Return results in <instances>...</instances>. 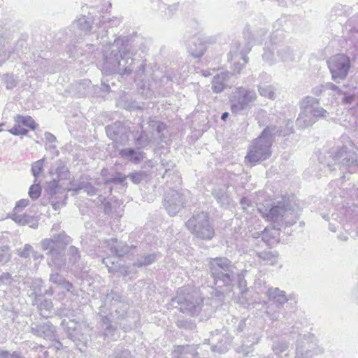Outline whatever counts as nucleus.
I'll list each match as a JSON object with an SVG mask.
<instances>
[{
  "label": "nucleus",
  "mask_w": 358,
  "mask_h": 358,
  "mask_svg": "<svg viewBox=\"0 0 358 358\" xmlns=\"http://www.w3.org/2000/svg\"><path fill=\"white\" fill-rule=\"evenodd\" d=\"M115 331V329L112 326H108L105 330L104 336L106 337L110 338L111 339H114V332Z\"/></svg>",
  "instance_id": "58"
},
{
  "label": "nucleus",
  "mask_w": 358,
  "mask_h": 358,
  "mask_svg": "<svg viewBox=\"0 0 358 358\" xmlns=\"http://www.w3.org/2000/svg\"><path fill=\"white\" fill-rule=\"evenodd\" d=\"M152 141V138L149 136L148 134L145 131H142L135 141L136 145L140 148L146 147Z\"/></svg>",
  "instance_id": "33"
},
{
  "label": "nucleus",
  "mask_w": 358,
  "mask_h": 358,
  "mask_svg": "<svg viewBox=\"0 0 358 358\" xmlns=\"http://www.w3.org/2000/svg\"><path fill=\"white\" fill-rule=\"evenodd\" d=\"M324 90H331L333 91H336L337 94H340L342 93V90H341L338 86L335 85L332 83H327L324 85Z\"/></svg>",
  "instance_id": "57"
},
{
  "label": "nucleus",
  "mask_w": 358,
  "mask_h": 358,
  "mask_svg": "<svg viewBox=\"0 0 358 358\" xmlns=\"http://www.w3.org/2000/svg\"><path fill=\"white\" fill-rule=\"evenodd\" d=\"M258 210L262 216L273 223V227L280 230L281 227L293 225L299 217L300 209L294 196H285L270 206L259 204Z\"/></svg>",
  "instance_id": "1"
},
{
  "label": "nucleus",
  "mask_w": 358,
  "mask_h": 358,
  "mask_svg": "<svg viewBox=\"0 0 358 358\" xmlns=\"http://www.w3.org/2000/svg\"><path fill=\"white\" fill-rule=\"evenodd\" d=\"M268 301L266 306V313L273 320L279 317L280 310L289 298L286 292L278 287H271L266 292Z\"/></svg>",
  "instance_id": "10"
},
{
  "label": "nucleus",
  "mask_w": 358,
  "mask_h": 358,
  "mask_svg": "<svg viewBox=\"0 0 358 358\" xmlns=\"http://www.w3.org/2000/svg\"><path fill=\"white\" fill-rule=\"evenodd\" d=\"M119 155L129 162L138 164L144 159L145 153L134 148H124L119 151Z\"/></svg>",
  "instance_id": "18"
},
{
  "label": "nucleus",
  "mask_w": 358,
  "mask_h": 358,
  "mask_svg": "<svg viewBox=\"0 0 358 358\" xmlns=\"http://www.w3.org/2000/svg\"><path fill=\"white\" fill-rule=\"evenodd\" d=\"M0 358H20L17 352L9 353L8 352H2L0 353Z\"/></svg>",
  "instance_id": "59"
},
{
  "label": "nucleus",
  "mask_w": 358,
  "mask_h": 358,
  "mask_svg": "<svg viewBox=\"0 0 358 358\" xmlns=\"http://www.w3.org/2000/svg\"><path fill=\"white\" fill-rule=\"evenodd\" d=\"M68 255L69 257V263L73 265L78 263L80 259V255L78 249L75 246H71L68 250Z\"/></svg>",
  "instance_id": "37"
},
{
  "label": "nucleus",
  "mask_w": 358,
  "mask_h": 358,
  "mask_svg": "<svg viewBox=\"0 0 358 358\" xmlns=\"http://www.w3.org/2000/svg\"><path fill=\"white\" fill-rule=\"evenodd\" d=\"M33 251V248L29 244H26L22 251L20 252V257L27 258L30 256Z\"/></svg>",
  "instance_id": "55"
},
{
  "label": "nucleus",
  "mask_w": 358,
  "mask_h": 358,
  "mask_svg": "<svg viewBox=\"0 0 358 358\" xmlns=\"http://www.w3.org/2000/svg\"><path fill=\"white\" fill-rule=\"evenodd\" d=\"M287 130L281 131L275 126L267 127L256 138L248 149L245 161L252 165L255 163L268 159L271 155L272 136L275 135L286 136L293 133L292 122H287Z\"/></svg>",
  "instance_id": "3"
},
{
  "label": "nucleus",
  "mask_w": 358,
  "mask_h": 358,
  "mask_svg": "<svg viewBox=\"0 0 358 358\" xmlns=\"http://www.w3.org/2000/svg\"><path fill=\"white\" fill-rule=\"evenodd\" d=\"M15 123H20L25 127L30 128L32 130L36 129V122L30 116H23L17 115L15 117Z\"/></svg>",
  "instance_id": "29"
},
{
  "label": "nucleus",
  "mask_w": 358,
  "mask_h": 358,
  "mask_svg": "<svg viewBox=\"0 0 358 358\" xmlns=\"http://www.w3.org/2000/svg\"><path fill=\"white\" fill-rule=\"evenodd\" d=\"M84 189V191L90 196H93L97 194V189L95 188L91 183L87 182H80L76 188L73 189L72 190L77 193L78 190Z\"/></svg>",
  "instance_id": "32"
},
{
  "label": "nucleus",
  "mask_w": 358,
  "mask_h": 358,
  "mask_svg": "<svg viewBox=\"0 0 358 358\" xmlns=\"http://www.w3.org/2000/svg\"><path fill=\"white\" fill-rule=\"evenodd\" d=\"M258 91L261 96L271 99H275L274 89L271 85H263L258 87Z\"/></svg>",
  "instance_id": "34"
},
{
  "label": "nucleus",
  "mask_w": 358,
  "mask_h": 358,
  "mask_svg": "<svg viewBox=\"0 0 358 358\" xmlns=\"http://www.w3.org/2000/svg\"><path fill=\"white\" fill-rule=\"evenodd\" d=\"M250 48L245 50H241L240 44L234 43L228 55V60L231 64V69L234 72L240 73L245 65L248 62V57L246 55L250 52Z\"/></svg>",
  "instance_id": "12"
},
{
  "label": "nucleus",
  "mask_w": 358,
  "mask_h": 358,
  "mask_svg": "<svg viewBox=\"0 0 358 358\" xmlns=\"http://www.w3.org/2000/svg\"><path fill=\"white\" fill-rule=\"evenodd\" d=\"M299 336L296 344L295 358H314L324 352L314 334L308 333L301 336L299 334Z\"/></svg>",
  "instance_id": "9"
},
{
  "label": "nucleus",
  "mask_w": 358,
  "mask_h": 358,
  "mask_svg": "<svg viewBox=\"0 0 358 358\" xmlns=\"http://www.w3.org/2000/svg\"><path fill=\"white\" fill-rule=\"evenodd\" d=\"M13 282V278L11 275L8 273H3L0 276V286L5 285L8 286L10 285Z\"/></svg>",
  "instance_id": "50"
},
{
  "label": "nucleus",
  "mask_w": 358,
  "mask_h": 358,
  "mask_svg": "<svg viewBox=\"0 0 358 358\" xmlns=\"http://www.w3.org/2000/svg\"><path fill=\"white\" fill-rule=\"evenodd\" d=\"M357 150V148L355 146L353 142L348 138L345 145L337 148L332 152L331 157L334 162V165H340L341 169L342 168L345 169L347 168L351 169L354 166H358ZM327 166L330 171L336 169V168H332V165L330 164H328Z\"/></svg>",
  "instance_id": "6"
},
{
  "label": "nucleus",
  "mask_w": 358,
  "mask_h": 358,
  "mask_svg": "<svg viewBox=\"0 0 358 358\" xmlns=\"http://www.w3.org/2000/svg\"><path fill=\"white\" fill-rule=\"evenodd\" d=\"M59 180L58 179H53L52 181L48 183L47 192L50 194H56V190L59 185Z\"/></svg>",
  "instance_id": "51"
},
{
  "label": "nucleus",
  "mask_w": 358,
  "mask_h": 358,
  "mask_svg": "<svg viewBox=\"0 0 358 358\" xmlns=\"http://www.w3.org/2000/svg\"><path fill=\"white\" fill-rule=\"evenodd\" d=\"M246 327V322L245 320H241L236 329L238 333L242 332Z\"/></svg>",
  "instance_id": "64"
},
{
  "label": "nucleus",
  "mask_w": 358,
  "mask_h": 358,
  "mask_svg": "<svg viewBox=\"0 0 358 358\" xmlns=\"http://www.w3.org/2000/svg\"><path fill=\"white\" fill-rule=\"evenodd\" d=\"M217 337H220V334L217 330L212 334V350L218 352H224L227 349L229 342L226 339L224 341L222 339L220 340V338Z\"/></svg>",
  "instance_id": "26"
},
{
  "label": "nucleus",
  "mask_w": 358,
  "mask_h": 358,
  "mask_svg": "<svg viewBox=\"0 0 358 358\" xmlns=\"http://www.w3.org/2000/svg\"><path fill=\"white\" fill-rule=\"evenodd\" d=\"M257 99L255 90L245 87H238L234 89L230 96L231 110L237 114L250 108Z\"/></svg>",
  "instance_id": "8"
},
{
  "label": "nucleus",
  "mask_w": 358,
  "mask_h": 358,
  "mask_svg": "<svg viewBox=\"0 0 358 358\" xmlns=\"http://www.w3.org/2000/svg\"><path fill=\"white\" fill-rule=\"evenodd\" d=\"M105 244L110 253L117 257H122L129 252V246L122 243H118L116 238L108 240Z\"/></svg>",
  "instance_id": "19"
},
{
  "label": "nucleus",
  "mask_w": 358,
  "mask_h": 358,
  "mask_svg": "<svg viewBox=\"0 0 358 358\" xmlns=\"http://www.w3.org/2000/svg\"><path fill=\"white\" fill-rule=\"evenodd\" d=\"M262 241L264 242H265L267 245L271 244V240L268 237V231H267V230L266 229L262 233Z\"/></svg>",
  "instance_id": "61"
},
{
  "label": "nucleus",
  "mask_w": 358,
  "mask_h": 358,
  "mask_svg": "<svg viewBox=\"0 0 358 358\" xmlns=\"http://www.w3.org/2000/svg\"><path fill=\"white\" fill-rule=\"evenodd\" d=\"M103 263L108 268L110 273H114L117 271L118 266L115 264L113 262H110V258H105L103 259Z\"/></svg>",
  "instance_id": "53"
},
{
  "label": "nucleus",
  "mask_w": 358,
  "mask_h": 358,
  "mask_svg": "<svg viewBox=\"0 0 358 358\" xmlns=\"http://www.w3.org/2000/svg\"><path fill=\"white\" fill-rule=\"evenodd\" d=\"M80 325L71 322L69 325L67 327V334L69 337L73 340V341H80L83 343H85L87 339L83 336V334L80 333Z\"/></svg>",
  "instance_id": "25"
},
{
  "label": "nucleus",
  "mask_w": 358,
  "mask_h": 358,
  "mask_svg": "<svg viewBox=\"0 0 358 358\" xmlns=\"http://www.w3.org/2000/svg\"><path fill=\"white\" fill-rule=\"evenodd\" d=\"M301 112L296 120V125L300 129H306L312 126L316 122L310 113V107L300 102Z\"/></svg>",
  "instance_id": "16"
},
{
  "label": "nucleus",
  "mask_w": 358,
  "mask_h": 358,
  "mask_svg": "<svg viewBox=\"0 0 358 358\" xmlns=\"http://www.w3.org/2000/svg\"><path fill=\"white\" fill-rule=\"evenodd\" d=\"M30 219L31 217L25 214H17L15 213L13 215V220L15 222L22 225L28 224L29 222Z\"/></svg>",
  "instance_id": "44"
},
{
  "label": "nucleus",
  "mask_w": 358,
  "mask_h": 358,
  "mask_svg": "<svg viewBox=\"0 0 358 358\" xmlns=\"http://www.w3.org/2000/svg\"><path fill=\"white\" fill-rule=\"evenodd\" d=\"M324 90V85H320L318 87H315L313 90V93L316 95V96H319L320 95Z\"/></svg>",
  "instance_id": "60"
},
{
  "label": "nucleus",
  "mask_w": 358,
  "mask_h": 358,
  "mask_svg": "<svg viewBox=\"0 0 358 358\" xmlns=\"http://www.w3.org/2000/svg\"><path fill=\"white\" fill-rule=\"evenodd\" d=\"M45 138L48 142H55L56 141V137L50 132H45L44 134Z\"/></svg>",
  "instance_id": "62"
},
{
  "label": "nucleus",
  "mask_w": 358,
  "mask_h": 358,
  "mask_svg": "<svg viewBox=\"0 0 358 358\" xmlns=\"http://www.w3.org/2000/svg\"><path fill=\"white\" fill-rule=\"evenodd\" d=\"M127 178V176L123 175L122 173H117L116 175L113 177V178H109L108 180H106V183H110V182H113V183H122V182L124 181V180Z\"/></svg>",
  "instance_id": "52"
},
{
  "label": "nucleus",
  "mask_w": 358,
  "mask_h": 358,
  "mask_svg": "<svg viewBox=\"0 0 358 358\" xmlns=\"http://www.w3.org/2000/svg\"><path fill=\"white\" fill-rule=\"evenodd\" d=\"M149 126H156V131L159 134V138L162 140L160 134L165 130L166 125L163 122H161L159 121H157L154 119H150L149 120Z\"/></svg>",
  "instance_id": "45"
},
{
  "label": "nucleus",
  "mask_w": 358,
  "mask_h": 358,
  "mask_svg": "<svg viewBox=\"0 0 358 358\" xmlns=\"http://www.w3.org/2000/svg\"><path fill=\"white\" fill-rule=\"evenodd\" d=\"M48 255L50 257L48 264L50 266H55L57 268H61L65 264V257L64 249H53L51 252H48Z\"/></svg>",
  "instance_id": "22"
},
{
  "label": "nucleus",
  "mask_w": 358,
  "mask_h": 358,
  "mask_svg": "<svg viewBox=\"0 0 358 358\" xmlns=\"http://www.w3.org/2000/svg\"><path fill=\"white\" fill-rule=\"evenodd\" d=\"M289 350V343L286 341H277L272 345V350L276 357L283 354Z\"/></svg>",
  "instance_id": "31"
},
{
  "label": "nucleus",
  "mask_w": 358,
  "mask_h": 358,
  "mask_svg": "<svg viewBox=\"0 0 358 358\" xmlns=\"http://www.w3.org/2000/svg\"><path fill=\"white\" fill-rule=\"evenodd\" d=\"M3 83L6 85V89H13L17 84V80L12 74H6L3 77Z\"/></svg>",
  "instance_id": "40"
},
{
  "label": "nucleus",
  "mask_w": 358,
  "mask_h": 358,
  "mask_svg": "<svg viewBox=\"0 0 358 358\" xmlns=\"http://www.w3.org/2000/svg\"><path fill=\"white\" fill-rule=\"evenodd\" d=\"M340 94L343 95V97L342 99V101L343 103H345L350 104V103H352L355 101V95H354V94L347 93V92H343L342 90V93H341Z\"/></svg>",
  "instance_id": "54"
},
{
  "label": "nucleus",
  "mask_w": 358,
  "mask_h": 358,
  "mask_svg": "<svg viewBox=\"0 0 358 358\" xmlns=\"http://www.w3.org/2000/svg\"><path fill=\"white\" fill-rule=\"evenodd\" d=\"M210 275L217 287H231L236 278V267L227 257L210 258L208 261Z\"/></svg>",
  "instance_id": "4"
},
{
  "label": "nucleus",
  "mask_w": 358,
  "mask_h": 358,
  "mask_svg": "<svg viewBox=\"0 0 358 358\" xmlns=\"http://www.w3.org/2000/svg\"><path fill=\"white\" fill-rule=\"evenodd\" d=\"M41 248L43 250H48V252H51L53 249H59V247L53 236L51 238H45L41 242Z\"/></svg>",
  "instance_id": "35"
},
{
  "label": "nucleus",
  "mask_w": 358,
  "mask_h": 358,
  "mask_svg": "<svg viewBox=\"0 0 358 358\" xmlns=\"http://www.w3.org/2000/svg\"><path fill=\"white\" fill-rule=\"evenodd\" d=\"M29 201L28 199H21L16 203L14 210L16 212L20 211L27 207L29 205Z\"/></svg>",
  "instance_id": "56"
},
{
  "label": "nucleus",
  "mask_w": 358,
  "mask_h": 358,
  "mask_svg": "<svg viewBox=\"0 0 358 358\" xmlns=\"http://www.w3.org/2000/svg\"><path fill=\"white\" fill-rule=\"evenodd\" d=\"M212 194L222 207H227L232 201L228 192V187L226 185L215 187Z\"/></svg>",
  "instance_id": "17"
},
{
  "label": "nucleus",
  "mask_w": 358,
  "mask_h": 358,
  "mask_svg": "<svg viewBox=\"0 0 358 358\" xmlns=\"http://www.w3.org/2000/svg\"><path fill=\"white\" fill-rule=\"evenodd\" d=\"M65 279L63 278L62 275H60L59 273H52L50 275V281L52 283L62 285Z\"/></svg>",
  "instance_id": "49"
},
{
  "label": "nucleus",
  "mask_w": 358,
  "mask_h": 358,
  "mask_svg": "<svg viewBox=\"0 0 358 358\" xmlns=\"http://www.w3.org/2000/svg\"><path fill=\"white\" fill-rule=\"evenodd\" d=\"M43 162L44 159H41L33 163L31 166V172L35 177V179L38 178L39 174L43 171Z\"/></svg>",
  "instance_id": "43"
},
{
  "label": "nucleus",
  "mask_w": 358,
  "mask_h": 358,
  "mask_svg": "<svg viewBox=\"0 0 358 358\" xmlns=\"http://www.w3.org/2000/svg\"><path fill=\"white\" fill-rule=\"evenodd\" d=\"M229 74L228 71L221 72L213 77L211 88L215 93H220L224 90L227 87V81L229 78Z\"/></svg>",
  "instance_id": "21"
},
{
  "label": "nucleus",
  "mask_w": 358,
  "mask_h": 358,
  "mask_svg": "<svg viewBox=\"0 0 358 358\" xmlns=\"http://www.w3.org/2000/svg\"><path fill=\"white\" fill-rule=\"evenodd\" d=\"M187 229L196 238L211 240L215 236V229L207 213L194 214L185 223Z\"/></svg>",
  "instance_id": "7"
},
{
  "label": "nucleus",
  "mask_w": 358,
  "mask_h": 358,
  "mask_svg": "<svg viewBox=\"0 0 358 358\" xmlns=\"http://www.w3.org/2000/svg\"><path fill=\"white\" fill-rule=\"evenodd\" d=\"M275 45H277V43H271L270 46H267L262 55L263 59L268 64H273L276 60L275 54L276 49H273V46L275 47Z\"/></svg>",
  "instance_id": "28"
},
{
  "label": "nucleus",
  "mask_w": 358,
  "mask_h": 358,
  "mask_svg": "<svg viewBox=\"0 0 358 358\" xmlns=\"http://www.w3.org/2000/svg\"><path fill=\"white\" fill-rule=\"evenodd\" d=\"M10 257L9 248L7 246L0 247V263L7 262Z\"/></svg>",
  "instance_id": "47"
},
{
  "label": "nucleus",
  "mask_w": 358,
  "mask_h": 358,
  "mask_svg": "<svg viewBox=\"0 0 358 358\" xmlns=\"http://www.w3.org/2000/svg\"><path fill=\"white\" fill-rule=\"evenodd\" d=\"M327 64L331 78L334 81L343 80L346 78L350 68V62L348 57L343 54H337L330 57Z\"/></svg>",
  "instance_id": "11"
},
{
  "label": "nucleus",
  "mask_w": 358,
  "mask_h": 358,
  "mask_svg": "<svg viewBox=\"0 0 358 358\" xmlns=\"http://www.w3.org/2000/svg\"><path fill=\"white\" fill-rule=\"evenodd\" d=\"M135 54L128 40L117 38L109 50L105 51L103 70L109 74L129 75L134 71Z\"/></svg>",
  "instance_id": "2"
},
{
  "label": "nucleus",
  "mask_w": 358,
  "mask_h": 358,
  "mask_svg": "<svg viewBox=\"0 0 358 358\" xmlns=\"http://www.w3.org/2000/svg\"><path fill=\"white\" fill-rule=\"evenodd\" d=\"M41 187L40 186V182H38V179H35L34 183L29 189V195L32 199H36L41 196Z\"/></svg>",
  "instance_id": "36"
},
{
  "label": "nucleus",
  "mask_w": 358,
  "mask_h": 358,
  "mask_svg": "<svg viewBox=\"0 0 358 358\" xmlns=\"http://www.w3.org/2000/svg\"><path fill=\"white\" fill-rule=\"evenodd\" d=\"M75 23L78 29L84 31H89L92 27L91 20L85 15L78 18Z\"/></svg>",
  "instance_id": "30"
},
{
  "label": "nucleus",
  "mask_w": 358,
  "mask_h": 358,
  "mask_svg": "<svg viewBox=\"0 0 358 358\" xmlns=\"http://www.w3.org/2000/svg\"><path fill=\"white\" fill-rule=\"evenodd\" d=\"M61 286L68 292H70L71 290V289L73 288L72 283H71L66 280H64V283Z\"/></svg>",
  "instance_id": "63"
},
{
  "label": "nucleus",
  "mask_w": 358,
  "mask_h": 358,
  "mask_svg": "<svg viewBox=\"0 0 358 358\" xmlns=\"http://www.w3.org/2000/svg\"><path fill=\"white\" fill-rule=\"evenodd\" d=\"M145 174L142 171L131 173L127 176L134 184H139L143 179Z\"/></svg>",
  "instance_id": "48"
},
{
  "label": "nucleus",
  "mask_w": 358,
  "mask_h": 358,
  "mask_svg": "<svg viewBox=\"0 0 358 358\" xmlns=\"http://www.w3.org/2000/svg\"><path fill=\"white\" fill-rule=\"evenodd\" d=\"M276 49V54L283 62H289L294 61L299 57L294 53L289 47L285 44L277 43V45L273 46V49Z\"/></svg>",
  "instance_id": "20"
},
{
  "label": "nucleus",
  "mask_w": 358,
  "mask_h": 358,
  "mask_svg": "<svg viewBox=\"0 0 358 358\" xmlns=\"http://www.w3.org/2000/svg\"><path fill=\"white\" fill-rule=\"evenodd\" d=\"M52 308V303L50 300H44L41 302L38 305V308L40 310V314L43 317H48V315L46 313L47 311H50Z\"/></svg>",
  "instance_id": "42"
},
{
  "label": "nucleus",
  "mask_w": 358,
  "mask_h": 358,
  "mask_svg": "<svg viewBox=\"0 0 358 358\" xmlns=\"http://www.w3.org/2000/svg\"><path fill=\"white\" fill-rule=\"evenodd\" d=\"M258 257L262 259L265 264L275 265L278 262V255L271 251H263L257 252Z\"/></svg>",
  "instance_id": "27"
},
{
  "label": "nucleus",
  "mask_w": 358,
  "mask_h": 358,
  "mask_svg": "<svg viewBox=\"0 0 358 358\" xmlns=\"http://www.w3.org/2000/svg\"><path fill=\"white\" fill-rule=\"evenodd\" d=\"M53 238L57 245L61 243L66 245L71 242L70 236H69L64 231L53 235Z\"/></svg>",
  "instance_id": "41"
},
{
  "label": "nucleus",
  "mask_w": 358,
  "mask_h": 358,
  "mask_svg": "<svg viewBox=\"0 0 358 358\" xmlns=\"http://www.w3.org/2000/svg\"><path fill=\"white\" fill-rule=\"evenodd\" d=\"M186 202L183 194L173 189H171L165 194L164 206L171 216L176 215L184 206Z\"/></svg>",
  "instance_id": "13"
},
{
  "label": "nucleus",
  "mask_w": 358,
  "mask_h": 358,
  "mask_svg": "<svg viewBox=\"0 0 358 358\" xmlns=\"http://www.w3.org/2000/svg\"><path fill=\"white\" fill-rule=\"evenodd\" d=\"M155 261V255H149L138 258L135 262L134 265L137 266H147L151 264Z\"/></svg>",
  "instance_id": "38"
},
{
  "label": "nucleus",
  "mask_w": 358,
  "mask_h": 358,
  "mask_svg": "<svg viewBox=\"0 0 358 358\" xmlns=\"http://www.w3.org/2000/svg\"><path fill=\"white\" fill-rule=\"evenodd\" d=\"M31 331L33 334L46 340H56L55 327L49 322L43 324H32Z\"/></svg>",
  "instance_id": "14"
},
{
  "label": "nucleus",
  "mask_w": 358,
  "mask_h": 358,
  "mask_svg": "<svg viewBox=\"0 0 358 358\" xmlns=\"http://www.w3.org/2000/svg\"><path fill=\"white\" fill-rule=\"evenodd\" d=\"M51 174H56L59 180L70 179V171L65 162L58 160L55 163V170L50 171Z\"/></svg>",
  "instance_id": "24"
},
{
  "label": "nucleus",
  "mask_w": 358,
  "mask_h": 358,
  "mask_svg": "<svg viewBox=\"0 0 358 358\" xmlns=\"http://www.w3.org/2000/svg\"><path fill=\"white\" fill-rule=\"evenodd\" d=\"M8 131L15 136L27 135L28 131L21 127L20 123H15V126L8 130Z\"/></svg>",
  "instance_id": "46"
},
{
  "label": "nucleus",
  "mask_w": 358,
  "mask_h": 358,
  "mask_svg": "<svg viewBox=\"0 0 358 358\" xmlns=\"http://www.w3.org/2000/svg\"><path fill=\"white\" fill-rule=\"evenodd\" d=\"M187 49L193 57H200L206 50V45L199 38L193 37L188 43Z\"/></svg>",
  "instance_id": "23"
},
{
  "label": "nucleus",
  "mask_w": 358,
  "mask_h": 358,
  "mask_svg": "<svg viewBox=\"0 0 358 358\" xmlns=\"http://www.w3.org/2000/svg\"><path fill=\"white\" fill-rule=\"evenodd\" d=\"M302 104H306L310 107V113L315 122L320 118H326L329 113L320 106V100L313 96H308L302 100Z\"/></svg>",
  "instance_id": "15"
},
{
  "label": "nucleus",
  "mask_w": 358,
  "mask_h": 358,
  "mask_svg": "<svg viewBox=\"0 0 358 358\" xmlns=\"http://www.w3.org/2000/svg\"><path fill=\"white\" fill-rule=\"evenodd\" d=\"M177 303L179 310L191 315H197L203 304V298L201 293L189 287H182L178 291L177 296L172 300Z\"/></svg>",
  "instance_id": "5"
},
{
  "label": "nucleus",
  "mask_w": 358,
  "mask_h": 358,
  "mask_svg": "<svg viewBox=\"0 0 358 358\" xmlns=\"http://www.w3.org/2000/svg\"><path fill=\"white\" fill-rule=\"evenodd\" d=\"M247 272L245 269L238 270L236 268V280L238 281V287L241 289V292H243L246 289V280H245V274Z\"/></svg>",
  "instance_id": "39"
}]
</instances>
